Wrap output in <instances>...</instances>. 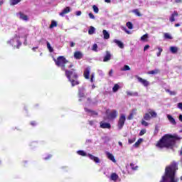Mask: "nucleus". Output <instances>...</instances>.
Wrapping results in <instances>:
<instances>
[{
    "label": "nucleus",
    "mask_w": 182,
    "mask_h": 182,
    "mask_svg": "<svg viewBox=\"0 0 182 182\" xmlns=\"http://www.w3.org/2000/svg\"><path fill=\"white\" fill-rule=\"evenodd\" d=\"M181 139L178 135L166 134L158 141L156 146L159 149H171L176 144V140H180Z\"/></svg>",
    "instance_id": "1"
},
{
    "label": "nucleus",
    "mask_w": 182,
    "mask_h": 182,
    "mask_svg": "<svg viewBox=\"0 0 182 182\" xmlns=\"http://www.w3.org/2000/svg\"><path fill=\"white\" fill-rule=\"evenodd\" d=\"M65 73V76L68 78V81L71 83L72 87H75V86H77V85H80V81H79V75L76 71V69L72 68L71 70L65 69L64 70Z\"/></svg>",
    "instance_id": "2"
},
{
    "label": "nucleus",
    "mask_w": 182,
    "mask_h": 182,
    "mask_svg": "<svg viewBox=\"0 0 182 182\" xmlns=\"http://www.w3.org/2000/svg\"><path fill=\"white\" fill-rule=\"evenodd\" d=\"M178 170V165L176 162H172L168 167L165 169V174L166 177L171 178L170 182H178V179H176L174 176H176V171Z\"/></svg>",
    "instance_id": "3"
},
{
    "label": "nucleus",
    "mask_w": 182,
    "mask_h": 182,
    "mask_svg": "<svg viewBox=\"0 0 182 182\" xmlns=\"http://www.w3.org/2000/svg\"><path fill=\"white\" fill-rule=\"evenodd\" d=\"M53 60L58 68H61V70H66V64L69 63L68 65V69H72L73 68V63H69L68 60H66V58L63 55L58 56L57 59L53 58Z\"/></svg>",
    "instance_id": "4"
},
{
    "label": "nucleus",
    "mask_w": 182,
    "mask_h": 182,
    "mask_svg": "<svg viewBox=\"0 0 182 182\" xmlns=\"http://www.w3.org/2000/svg\"><path fill=\"white\" fill-rule=\"evenodd\" d=\"M77 154H79V156H82V157H85V156H87L89 159L95 161V163H100V159H99V157L95 156L90 154H87L85 151L80 150L77 151Z\"/></svg>",
    "instance_id": "5"
},
{
    "label": "nucleus",
    "mask_w": 182,
    "mask_h": 182,
    "mask_svg": "<svg viewBox=\"0 0 182 182\" xmlns=\"http://www.w3.org/2000/svg\"><path fill=\"white\" fill-rule=\"evenodd\" d=\"M126 123V115L124 114H122L117 122V127L119 130H122L123 129L124 124Z\"/></svg>",
    "instance_id": "6"
},
{
    "label": "nucleus",
    "mask_w": 182,
    "mask_h": 182,
    "mask_svg": "<svg viewBox=\"0 0 182 182\" xmlns=\"http://www.w3.org/2000/svg\"><path fill=\"white\" fill-rule=\"evenodd\" d=\"M151 117H157V113L152 109H149V112L144 114V119L149 121L150 119H151Z\"/></svg>",
    "instance_id": "7"
},
{
    "label": "nucleus",
    "mask_w": 182,
    "mask_h": 182,
    "mask_svg": "<svg viewBox=\"0 0 182 182\" xmlns=\"http://www.w3.org/2000/svg\"><path fill=\"white\" fill-rule=\"evenodd\" d=\"M117 110L116 109H112V112H110L107 117L108 119V120H114V119H116L117 117Z\"/></svg>",
    "instance_id": "8"
},
{
    "label": "nucleus",
    "mask_w": 182,
    "mask_h": 182,
    "mask_svg": "<svg viewBox=\"0 0 182 182\" xmlns=\"http://www.w3.org/2000/svg\"><path fill=\"white\" fill-rule=\"evenodd\" d=\"M135 77H136L138 82H139V83H141V85H143V86H144L145 87H147V86H149L150 85L149 81H147L146 80L143 79V78L139 77L138 75H136Z\"/></svg>",
    "instance_id": "9"
},
{
    "label": "nucleus",
    "mask_w": 182,
    "mask_h": 182,
    "mask_svg": "<svg viewBox=\"0 0 182 182\" xmlns=\"http://www.w3.org/2000/svg\"><path fill=\"white\" fill-rule=\"evenodd\" d=\"M100 127L101 129H112V125L110 123L105 122H100Z\"/></svg>",
    "instance_id": "10"
},
{
    "label": "nucleus",
    "mask_w": 182,
    "mask_h": 182,
    "mask_svg": "<svg viewBox=\"0 0 182 182\" xmlns=\"http://www.w3.org/2000/svg\"><path fill=\"white\" fill-rule=\"evenodd\" d=\"M74 58L77 60H80V59L83 58V53H82V52H80V51H75L74 53Z\"/></svg>",
    "instance_id": "11"
},
{
    "label": "nucleus",
    "mask_w": 182,
    "mask_h": 182,
    "mask_svg": "<svg viewBox=\"0 0 182 182\" xmlns=\"http://www.w3.org/2000/svg\"><path fill=\"white\" fill-rule=\"evenodd\" d=\"M83 76L85 79H90V67H87L84 70Z\"/></svg>",
    "instance_id": "12"
},
{
    "label": "nucleus",
    "mask_w": 182,
    "mask_h": 182,
    "mask_svg": "<svg viewBox=\"0 0 182 182\" xmlns=\"http://www.w3.org/2000/svg\"><path fill=\"white\" fill-rule=\"evenodd\" d=\"M176 16H178V12H177V11H174L171 15V17L169 18L170 22H174L176 21Z\"/></svg>",
    "instance_id": "13"
},
{
    "label": "nucleus",
    "mask_w": 182,
    "mask_h": 182,
    "mask_svg": "<svg viewBox=\"0 0 182 182\" xmlns=\"http://www.w3.org/2000/svg\"><path fill=\"white\" fill-rule=\"evenodd\" d=\"M69 12H70V7L67 6L63 10V12L60 13V16H65V15L69 14Z\"/></svg>",
    "instance_id": "14"
},
{
    "label": "nucleus",
    "mask_w": 182,
    "mask_h": 182,
    "mask_svg": "<svg viewBox=\"0 0 182 182\" xmlns=\"http://www.w3.org/2000/svg\"><path fill=\"white\" fill-rule=\"evenodd\" d=\"M112 59V54H110V52L107 51L106 55L104 57L103 62H108V60H110Z\"/></svg>",
    "instance_id": "15"
},
{
    "label": "nucleus",
    "mask_w": 182,
    "mask_h": 182,
    "mask_svg": "<svg viewBox=\"0 0 182 182\" xmlns=\"http://www.w3.org/2000/svg\"><path fill=\"white\" fill-rule=\"evenodd\" d=\"M114 43H116V45H117V46H119V48H120V49H123L124 48V44H123V43L117 39H114Z\"/></svg>",
    "instance_id": "16"
},
{
    "label": "nucleus",
    "mask_w": 182,
    "mask_h": 182,
    "mask_svg": "<svg viewBox=\"0 0 182 182\" xmlns=\"http://www.w3.org/2000/svg\"><path fill=\"white\" fill-rule=\"evenodd\" d=\"M106 155L107 159H109V160H111V161H112L113 163H116V159H114V156H113L109 152H107Z\"/></svg>",
    "instance_id": "17"
},
{
    "label": "nucleus",
    "mask_w": 182,
    "mask_h": 182,
    "mask_svg": "<svg viewBox=\"0 0 182 182\" xmlns=\"http://www.w3.org/2000/svg\"><path fill=\"white\" fill-rule=\"evenodd\" d=\"M119 178V175H117L116 173H112L110 176V180L112 181H117Z\"/></svg>",
    "instance_id": "18"
},
{
    "label": "nucleus",
    "mask_w": 182,
    "mask_h": 182,
    "mask_svg": "<svg viewBox=\"0 0 182 182\" xmlns=\"http://www.w3.org/2000/svg\"><path fill=\"white\" fill-rule=\"evenodd\" d=\"M136 112H137L136 109L132 110V112H131L127 117L128 120H132L133 117H134V114H136Z\"/></svg>",
    "instance_id": "19"
},
{
    "label": "nucleus",
    "mask_w": 182,
    "mask_h": 182,
    "mask_svg": "<svg viewBox=\"0 0 182 182\" xmlns=\"http://www.w3.org/2000/svg\"><path fill=\"white\" fill-rule=\"evenodd\" d=\"M102 33H103L104 39H110V33H109L107 31L103 30Z\"/></svg>",
    "instance_id": "20"
},
{
    "label": "nucleus",
    "mask_w": 182,
    "mask_h": 182,
    "mask_svg": "<svg viewBox=\"0 0 182 182\" xmlns=\"http://www.w3.org/2000/svg\"><path fill=\"white\" fill-rule=\"evenodd\" d=\"M158 73H160V70L155 69V70H152L151 71H149L147 73V75H158Z\"/></svg>",
    "instance_id": "21"
},
{
    "label": "nucleus",
    "mask_w": 182,
    "mask_h": 182,
    "mask_svg": "<svg viewBox=\"0 0 182 182\" xmlns=\"http://www.w3.org/2000/svg\"><path fill=\"white\" fill-rule=\"evenodd\" d=\"M20 16V19H22L23 21H28L29 18H28V16L23 14L22 12L18 13Z\"/></svg>",
    "instance_id": "22"
},
{
    "label": "nucleus",
    "mask_w": 182,
    "mask_h": 182,
    "mask_svg": "<svg viewBox=\"0 0 182 182\" xmlns=\"http://www.w3.org/2000/svg\"><path fill=\"white\" fill-rule=\"evenodd\" d=\"M167 118L172 124H177V122H176V119H174L171 115L168 114Z\"/></svg>",
    "instance_id": "23"
},
{
    "label": "nucleus",
    "mask_w": 182,
    "mask_h": 182,
    "mask_svg": "<svg viewBox=\"0 0 182 182\" xmlns=\"http://www.w3.org/2000/svg\"><path fill=\"white\" fill-rule=\"evenodd\" d=\"M22 0H10V5L11 6H14L15 5H18L19 2H21Z\"/></svg>",
    "instance_id": "24"
},
{
    "label": "nucleus",
    "mask_w": 182,
    "mask_h": 182,
    "mask_svg": "<svg viewBox=\"0 0 182 182\" xmlns=\"http://www.w3.org/2000/svg\"><path fill=\"white\" fill-rule=\"evenodd\" d=\"M149 34L146 33L144 36H142L141 37V41H142V42H147L149 40Z\"/></svg>",
    "instance_id": "25"
},
{
    "label": "nucleus",
    "mask_w": 182,
    "mask_h": 182,
    "mask_svg": "<svg viewBox=\"0 0 182 182\" xmlns=\"http://www.w3.org/2000/svg\"><path fill=\"white\" fill-rule=\"evenodd\" d=\"M170 50L171 53H177L178 48L177 47L171 46L170 47Z\"/></svg>",
    "instance_id": "26"
},
{
    "label": "nucleus",
    "mask_w": 182,
    "mask_h": 182,
    "mask_svg": "<svg viewBox=\"0 0 182 182\" xmlns=\"http://www.w3.org/2000/svg\"><path fill=\"white\" fill-rule=\"evenodd\" d=\"M96 31V28L93 26H90V29L88 30V34L89 35H93L95 33V31Z\"/></svg>",
    "instance_id": "27"
},
{
    "label": "nucleus",
    "mask_w": 182,
    "mask_h": 182,
    "mask_svg": "<svg viewBox=\"0 0 182 182\" xmlns=\"http://www.w3.org/2000/svg\"><path fill=\"white\" fill-rule=\"evenodd\" d=\"M127 95L128 96H136V97H137V96H139V92H132L130 91H127Z\"/></svg>",
    "instance_id": "28"
},
{
    "label": "nucleus",
    "mask_w": 182,
    "mask_h": 182,
    "mask_svg": "<svg viewBox=\"0 0 182 182\" xmlns=\"http://www.w3.org/2000/svg\"><path fill=\"white\" fill-rule=\"evenodd\" d=\"M119 89H120V86H119L118 84H115L114 85V87H112V92H114V93H116V92H117V90H119Z\"/></svg>",
    "instance_id": "29"
},
{
    "label": "nucleus",
    "mask_w": 182,
    "mask_h": 182,
    "mask_svg": "<svg viewBox=\"0 0 182 182\" xmlns=\"http://www.w3.org/2000/svg\"><path fill=\"white\" fill-rule=\"evenodd\" d=\"M56 26H58V22H56L55 21H52L51 24L50 25V29H52L53 28H56Z\"/></svg>",
    "instance_id": "30"
},
{
    "label": "nucleus",
    "mask_w": 182,
    "mask_h": 182,
    "mask_svg": "<svg viewBox=\"0 0 182 182\" xmlns=\"http://www.w3.org/2000/svg\"><path fill=\"white\" fill-rule=\"evenodd\" d=\"M141 141H143V139H139L134 144V147H139V146H140L141 144Z\"/></svg>",
    "instance_id": "31"
},
{
    "label": "nucleus",
    "mask_w": 182,
    "mask_h": 182,
    "mask_svg": "<svg viewBox=\"0 0 182 182\" xmlns=\"http://www.w3.org/2000/svg\"><path fill=\"white\" fill-rule=\"evenodd\" d=\"M133 14H136V16H141V13L139 11V9H136L132 10Z\"/></svg>",
    "instance_id": "32"
},
{
    "label": "nucleus",
    "mask_w": 182,
    "mask_h": 182,
    "mask_svg": "<svg viewBox=\"0 0 182 182\" xmlns=\"http://www.w3.org/2000/svg\"><path fill=\"white\" fill-rule=\"evenodd\" d=\"M47 48H48L49 52H50V53L53 52V48H52V46H50V43H49V41H47Z\"/></svg>",
    "instance_id": "33"
},
{
    "label": "nucleus",
    "mask_w": 182,
    "mask_h": 182,
    "mask_svg": "<svg viewBox=\"0 0 182 182\" xmlns=\"http://www.w3.org/2000/svg\"><path fill=\"white\" fill-rule=\"evenodd\" d=\"M166 92L169 93V95H171V96H176V95H177V92H176L175 91H171L170 90H166Z\"/></svg>",
    "instance_id": "34"
},
{
    "label": "nucleus",
    "mask_w": 182,
    "mask_h": 182,
    "mask_svg": "<svg viewBox=\"0 0 182 182\" xmlns=\"http://www.w3.org/2000/svg\"><path fill=\"white\" fill-rule=\"evenodd\" d=\"M78 96L79 97H85V92L82 90H78Z\"/></svg>",
    "instance_id": "35"
},
{
    "label": "nucleus",
    "mask_w": 182,
    "mask_h": 182,
    "mask_svg": "<svg viewBox=\"0 0 182 182\" xmlns=\"http://www.w3.org/2000/svg\"><path fill=\"white\" fill-rule=\"evenodd\" d=\"M92 9L95 14H99V8L96 5L92 6Z\"/></svg>",
    "instance_id": "36"
},
{
    "label": "nucleus",
    "mask_w": 182,
    "mask_h": 182,
    "mask_svg": "<svg viewBox=\"0 0 182 182\" xmlns=\"http://www.w3.org/2000/svg\"><path fill=\"white\" fill-rule=\"evenodd\" d=\"M127 26L128 29H133V23L128 21L127 23Z\"/></svg>",
    "instance_id": "37"
},
{
    "label": "nucleus",
    "mask_w": 182,
    "mask_h": 182,
    "mask_svg": "<svg viewBox=\"0 0 182 182\" xmlns=\"http://www.w3.org/2000/svg\"><path fill=\"white\" fill-rule=\"evenodd\" d=\"M17 45L16 46V49H19V48H21V46H22V42H21V41L17 40L16 41Z\"/></svg>",
    "instance_id": "38"
},
{
    "label": "nucleus",
    "mask_w": 182,
    "mask_h": 182,
    "mask_svg": "<svg viewBox=\"0 0 182 182\" xmlns=\"http://www.w3.org/2000/svg\"><path fill=\"white\" fill-rule=\"evenodd\" d=\"M134 141H136V137L128 139L129 144H133V143H134Z\"/></svg>",
    "instance_id": "39"
},
{
    "label": "nucleus",
    "mask_w": 182,
    "mask_h": 182,
    "mask_svg": "<svg viewBox=\"0 0 182 182\" xmlns=\"http://www.w3.org/2000/svg\"><path fill=\"white\" fill-rule=\"evenodd\" d=\"M164 38L166 39H173V38L171 37V36H170V34H168V33H166L164 34Z\"/></svg>",
    "instance_id": "40"
},
{
    "label": "nucleus",
    "mask_w": 182,
    "mask_h": 182,
    "mask_svg": "<svg viewBox=\"0 0 182 182\" xmlns=\"http://www.w3.org/2000/svg\"><path fill=\"white\" fill-rule=\"evenodd\" d=\"M129 166L132 168V170H137V168H139V166H134V164H130Z\"/></svg>",
    "instance_id": "41"
},
{
    "label": "nucleus",
    "mask_w": 182,
    "mask_h": 182,
    "mask_svg": "<svg viewBox=\"0 0 182 182\" xmlns=\"http://www.w3.org/2000/svg\"><path fill=\"white\" fill-rule=\"evenodd\" d=\"M158 50H159V52L157 53L156 55H157V56H160L161 55V52H163V48L159 47Z\"/></svg>",
    "instance_id": "42"
},
{
    "label": "nucleus",
    "mask_w": 182,
    "mask_h": 182,
    "mask_svg": "<svg viewBox=\"0 0 182 182\" xmlns=\"http://www.w3.org/2000/svg\"><path fill=\"white\" fill-rule=\"evenodd\" d=\"M122 70H124V71L130 70V67L129 65H124V68L122 69Z\"/></svg>",
    "instance_id": "43"
},
{
    "label": "nucleus",
    "mask_w": 182,
    "mask_h": 182,
    "mask_svg": "<svg viewBox=\"0 0 182 182\" xmlns=\"http://www.w3.org/2000/svg\"><path fill=\"white\" fill-rule=\"evenodd\" d=\"M92 50H94L95 52H97V44L95 43L92 46Z\"/></svg>",
    "instance_id": "44"
},
{
    "label": "nucleus",
    "mask_w": 182,
    "mask_h": 182,
    "mask_svg": "<svg viewBox=\"0 0 182 182\" xmlns=\"http://www.w3.org/2000/svg\"><path fill=\"white\" fill-rule=\"evenodd\" d=\"M144 134H146V129H142L139 132V136H143Z\"/></svg>",
    "instance_id": "45"
},
{
    "label": "nucleus",
    "mask_w": 182,
    "mask_h": 182,
    "mask_svg": "<svg viewBox=\"0 0 182 182\" xmlns=\"http://www.w3.org/2000/svg\"><path fill=\"white\" fill-rule=\"evenodd\" d=\"M141 124H142L143 126H145V127L149 126V123H148L147 122L144 121V120H142V121H141Z\"/></svg>",
    "instance_id": "46"
},
{
    "label": "nucleus",
    "mask_w": 182,
    "mask_h": 182,
    "mask_svg": "<svg viewBox=\"0 0 182 182\" xmlns=\"http://www.w3.org/2000/svg\"><path fill=\"white\" fill-rule=\"evenodd\" d=\"M167 176L166 175V176H163L162 177V180L160 182H167Z\"/></svg>",
    "instance_id": "47"
},
{
    "label": "nucleus",
    "mask_w": 182,
    "mask_h": 182,
    "mask_svg": "<svg viewBox=\"0 0 182 182\" xmlns=\"http://www.w3.org/2000/svg\"><path fill=\"white\" fill-rule=\"evenodd\" d=\"M123 31H124V32H126V33L128 35H130V31H129L126 27H123Z\"/></svg>",
    "instance_id": "48"
},
{
    "label": "nucleus",
    "mask_w": 182,
    "mask_h": 182,
    "mask_svg": "<svg viewBox=\"0 0 182 182\" xmlns=\"http://www.w3.org/2000/svg\"><path fill=\"white\" fill-rule=\"evenodd\" d=\"M85 111L86 112H89L90 113H93L94 114H97V112H95L94 111H92L90 109H85Z\"/></svg>",
    "instance_id": "49"
},
{
    "label": "nucleus",
    "mask_w": 182,
    "mask_h": 182,
    "mask_svg": "<svg viewBox=\"0 0 182 182\" xmlns=\"http://www.w3.org/2000/svg\"><path fill=\"white\" fill-rule=\"evenodd\" d=\"M88 15L90 19H95V15H93L92 13H90Z\"/></svg>",
    "instance_id": "50"
},
{
    "label": "nucleus",
    "mask_w": 182,
    "mask_h": 182,
    "mask_svg": "<svg viewBox=\"0 0 182 182\" xmlns=\"http://www.w3.org/2000/svg\"><path fill=\"white\" fill-rule=\"evenodd\" d=\"M75 15H77V16H80L82 15V11H76Z\"/></svg>",
    "instance_id": "51"
},
{
    "label": "nucleus",
    "mask_w": 182,
    "mask_h": 182,
    "mask_svg": "<svg viewBox=\"0 0 182 182\" xmlns=\"http://www.w3.org/2000/svg\"><path fill=\"white\" fill-rule=\"evenodd\" d=\"M49 159H52V155H48L46 158H44V160H49Z\"/></svg>",
    "instance_id": "52"
},
{
    "label": "nucleus",
    "mask_w": 182,
    "mask_h": 182,
    "mask_svg": "<svg viewBox=\"0 0 182 182\" xmlns=\"http://www.w3.org/2000/svg\"><path fill=\"white\" fill-rule=\"evenodd\" d=\"M75 45H76V43H73V41H70V48H73L75 46Z\"/></svg>",
    "instance_id": "53"
},
{
    "label": "nucleus",
    "mask_w": 182,
    "mask_h": 182,
    "mask_svg": "<svg viewBox=\"0 0 182 182\" xmlns=\"http://www.w3.org/2000/svg\"><path fill=\"white\" fill-rule=\"evenodd\" d=\"M30 124H31V126H36V121H32V122H31Z\"/></svg>",
    "instance_id": "54"
},
{
    "label": "nucleus",
    "mask_w": 182,
    "mask_h": 182,
    "mask_svg": "<svg viewBox=\"0 0 182 182\" xmlns=\"http://www.w3.org/2000/svg\"><path fill=\"white\" fill-rule=\"evenodd\" d=\"M149 48H150V46H149V45L145 46L144 48V51L147 50V49H149Z\"/></svg>",
    "instance_id": "55"
},
{
    "label": "nucleus",
    "mask_w": 182,
    "mask_h": 182,
    "mask_svg": "<svg viewBox=\"0 0 182 182\" xmlns=\"http://www.w3.org/2000/svg\"><path fill=\"white\" fill-rule=\"evenodd\" d=\"M94 77H95V75H91V78H90V82H91L92 83H93V79H94Z\"/></svg>",
    "instance_id": "56"
},
{
    "label": "nucleus",
    "mask_w": 182,
    "mask_h": 182,
    "mask_svg": "<svg viewBox=\"0 0 182 182\" xmlns=\"http://www.w3.org/2000/svg\"><path fill=\"white\" fill-rule=\"evenodd\" d=\"M109 76H113V70H111L109 72Z\"/></svg>",
    "instance_id": "57"
},
{
    "label": "nucleus",
    "mask_w": 182,
    "mask_h": 182,
    "mask_svg": "<svg viewBox=\"0 0 182 182\" xmlns=\"http://www.w3.org/2000/svg\"><path fill=\"white\" fill-rule=\"evenodd\" d=\"M175 2H176V4H180V3L182 2V0H175Z\"/></svg>",
    "instance_id": "58"
},
{
    "label": "nucleus",
    "mask_w": 182,
    "mask_h": 182,
    "mask_svg": "<svg viewBox=\"0 0 182 182\" xmlns=\"http://www.w3.org/2000/svg\"><path fill=\"white\" fill-rule=\"evenodd\" d=\"M23 45H25V46H26V45H28V42H27L26 38L25 39V41H24V43H23Z\"/></svg>",
    "instance_id": "59"
},
{
    "label": "nucleus",
    "mask_w": 182,
    "mask_h": 182,
    "mask_svg": "<svg viewBox=\"0 0 182 182\" xmlns=\"http://www.w3.org/2000/svg\"><path fill=\"white\" fill-rule=\"evenodd\" d=\"M105 2H106L107 4H110V2H112L111 0H105Z\"/></svg>",
    "instance_id": "60"
},
{
    "label": "nucleus",
    "mask_w": 182,
    "mask_h": 182,
    "mask_svg": "<svg viewBox=\"0 0 182 182\" xmlns=\"http://www.w3.org/2000/svg\"><path fill=\"white\" fill-rule=\"evenodd\" d=\"M118 144L121 146L123 147V144L122 143V141H119Z\"/></svg>",
    "instance_id": "61"
},
{
    "label": "nucleus",
    "mask_w": 182,
    "mask_h": 182,
    "mask_svg": "<svg viewBox=\"0 0 182 182\" xmlns=\"http://www.w3.org/2000/svg\"><path fill=\"white\" fill-rule=\"evenodd\" d=\"M36 49H38V47H33L32 48V50H33V52H35L36 50Z\"/></svg>",
    "instance_id": "62"
},
{
    "label": "nucleus",
    "mask_w": 182,
    "mask_h": 182,
    "mask_svg": "<svg viewBox=\"0 0 182 182\" xmlns=\"http://www.w3.org/2000/svg\"><path fill=\"white\" fill-rule=\"evenodd\" d=\"M179 120H180V122H182V115L181 114L179 115Z\"/></svg>",
    "instance_id": "63"
},
{
    "label": "nucleus",
    "mask_w": 182,
    "mask_h": 182,
    "mask_svg": "<svg viewBox=\"0 0 182 182\" xmlns=\"http://www.w3.org/2000/svg\"><path fill=\"white\" fill-rule=\"evenodd\" d=\"M178 26H180V23H176V24H175V27H176V28H178Z\"/></svg>",
    "instance_id": "64"
}]
</instances>
